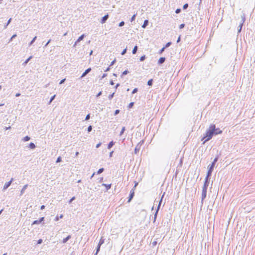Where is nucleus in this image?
I'll return each mask as SVG.
<instances>
[{
  "instance_id": "f257e3e1",
  "label": "nucleus",
  "mask_w": 255,
  "mask_h": 255,
  "mask_svg": "<svg viewBox=\"0 0 255 255\" xmlns=\"http://www.w3.org/2000/svg\"><path fill=\"white\" fill-rule=\"evenodd\" d=\"M215 130V125L212 124L208 128V129H207L206 133L205 135L203 136V137L202 138L201 140H204L203 143H205L206 141H209L210 140L213 135H216L214 131Z\"/></svg>"
},
{
  "instance_id": "f03ea898",
  "label": "nucleus",
  "mask_w": 255,
  "mask_h": 255,
  "mask_svg": "<svg viewBox=\"0 0 255 255\" xmlns=\"http://www.w3.org/2000/svg\"><path fill=\"white\" fill-rule=\"evenodd\" d=\"M218 160V157H216L214 159V160L212 162L211 165L209 166V167H208V170L207 174L208 176H211V174H212V173L213 172L214 167V166L215 165L216 163L217 162Z\"/></svg>"
},
{
  "instance_id": "7ed1b4c3",
  "label": "nucleus",
  "mask_w": 255,
  "mask_h": 255,
  "mask_svg": "<svg viewBox=\"0 0 255 255\" xmlns=\"http://www.w3.org/2000/svg\"><path fill=\"white\" fill-rule=\"evenodd\" d=\"M210 178V176H208V175H207V176L205 178V179L204 183V185H203V188L207 189V188L209 186V184Z\"/></svg>"
},
{
  "instance_id": "20e7f679",
  "label": "nucleus",
  "mask_w": 255,
  "mask_h": 255,
  "mask_svg": "<svg viewBox=\"0 0 255 255\" xmlns=\"http://www.w3.org/2000/svg\"><path fill=\"white\" fill-rule=\"evenodd\" d=\"M207 190V189H206V188H202V196H201L202 201H203L205 199V198L206 197Z\"/></svg>"
},
{
  "instance_id": "39448f33",
  "label": "nucleus",
  "mask_w": 255,
  "mask_h": 255,
  "mask_svg": "<svg viewBox=\"0 0 255 255\" xmlns=\"http://www.w3.org/2000/svg\"><path fill=\"white\" fill-rule=\"evenodd\" d=\"M13 179L11 178V180L7 182H6L5 183V184L4 185V186H3V190H5L7 188H8L10 186V185H11V184L12 182L13 181Z\"/></svg>"
},
{
  "instance_id": "423d86ee",
  "label": "nucleus",
  "mask_w": 255,
  "mask_h": 255,
  "mask_svg": "<svg viewBox=\"0 0 255 255\" xmlns=\"http://www.w3.org/2000/svg\"><path fill=\"white\" fill-rule=\"evenodd\" d=\"M134 195V189H132L130 191V194H129V195L128 197V202H130V201L132 199Z\"/></svg>"
},
{
  "instance_id": "0eeeda50",
  "label": "nucleus",
  "mask_w": 255,
  "mask_h": 255,
  "mask_svg": "<svg viewBox=\"0 0 255 255\" xmlns=\"http://www.w3.org/2000/svg\"><path fill=\"white\" fill-rule=\"evenodd\" d=\"M91 71V68H89L88 69H87L83 73V74H82L81 76V78H82L83 77H84L85 76H86V75L89 73L90 71Z\"/></svg>"
},
{
  "instance_id": "6e6552de",
  "label": "nucleus",
  "mask_w": 255,
  "mask_h": 255,
  "mask_svg": "<svg viewBox=\"0 0 255 255\" xmlns=\"http://www.w3.org/2000/svg\"><path fill=\"white\" fill-rule=\"evenodd\" d=\"M85 37V35L84 34H82L78 38V39L76 40V41L75 42V44L74 45V46H75L77 43L80 42V41L82 40L83 39V38H84Z\"/></svg>"
},
{
  "instance_id": "1a4fd4ad",
  "label": "nucleus",
  "mask_w": 255,
  "mask_h": 255,
  "mask_svg": "<svg viewBox=\"0 0 255 255\" xmlns=\"http://www.w3.org/2000/svg\"><path fill=\"white\" fill-rule=\"evenodd\" d=\"M165 194V193L164 192L163 195H162V196L161 197V199H160V200L159 201V204L158 205L157 208L156 209V211H159V209H160V206H161V202L162 201V199H163V198L164 197V196Z\"/></svg>"
},
{
  "instance_id": "9d476101",
  "label": "nucleus",
  "mask_w": 255,
  "mask_h": 255,
  "mask_svg": "<svg viewBox=\"0 0 255 255\" xmlns=\"http://www.w3.org/2000/svg\"><path fill=\"white\" fill-rule=\"evenodd\" d=\"M215 135H217L219 134H221L222 133V130H221L219 128H216V126L215 125V130H214Z\"/></svg>"
},
{
  "instance_id": "9b49d317",
  "label": "nucleus",
  "mask_w": 255,
  "mask_h": 255,
  "mask_svg": "<svg viewBox=\"0 0 255 255\" xmlns=\"http://www.w3.org/2000/svg\"><path fill=\"white\" fill-rule=\"evenodd\" d=\"M108 18H109V15L108 14L105 15V16H104L102 17L101 22L102 23H104L106 21V20L108 19Z\"/></svg>"
},
{
  "instance_id": "f8f14e48",
  "label": "nucleus",
  "mask_w": 255,
  "mask_h": 255,
  "mask_svg": "<svg viewBox=\"0 0 255 255\" xmlns=\"http://www.w3.org/2000/svg\"><path fill=\"white\" fill-rule=\"evenodd\" d=\"M245 17H242V21H243V22L242 23H241L239 26V28H238V32H240L241 30H242V26H243V23L245 21Z\"/></svg>"
},
{
  "instance_id": "ddd939ff",
  "label": "nucleus",
  "mask_w": 255,
  "mask_h": 255,
  "mask_svg": "<svg viewBox=\"0 0 255 255\" xmlns=\"http://www.w3.org/2000/svg\"><path fill=\"white\" fill-rule=\"evenodd\" d=\"M165 61V57H160L158 61V64H161L163 63Z\"/></svg>"
},
{
  "instance_id": "4468645a",
  "label": "nucleus",
  "mask_w": 255,
  "mask_h": 255,
  "mask_svg": "<svg viewBox=\"0 0 255 255\" xmlns=\"http://www.w3.org/2000/svg\"><path fill=\"white\" fill-rule=\"evenodd\" d=\"M27 186H28V185L26 184L23 187V188H22V189L20 191V195H22L24 193V192L25 190H26V189L27 188Z\"/></svg>"
},
{
  "instance_id": "2eb2a0df",
  "label": "nucleus",
  "mask_w": 255,
  "mask_h": 255,
  "mask_svg": "<svg viewBox=\"0 0 255 255\" xmlns=\"http://www.w3.org/2000/svg\"><path fill=\"white\" fill-rule=\"evenodd\" d=\"M71 238V236L70 235L68 236L66 238H64L63 241L62 243L65 244L66 243L69 239H70Z\"/></svg>"
},
{
  "instance_id": "dca6fc26",
  "label": "nucleus",
  "mask_w": 255,
  "mask_h": 255,
  "mask_svg": "<svg viewBox=\"0 0 255 255\" xmlns=\"http://www.w3.org/2000/svg\"><path fill=\"white\" fill-rule=\"evenodd\" d=\"M102 186H105L106 188L107 191H108L109 189H110L111 188L112 184H102Z\"/></svg>"
},
{
  "instance_id": "f3484780",
  "label": "nucleus",
  "mask_w": 255,
  "mask_h": 255,
  "mask_svg": "<svg viewBox=\"0 0 255 255\" xmlns=\"http://www.w3.org/2000/svg\"><path fill=\"white\" fill-rule=\"evenodd\" d=\"M148 24V20L146 19L144 21L143 24L142 25V27L145 28Z\"/></svg>"
},
{
  "instance_id": "a211bd4d",
  "label": "nucleus",
  "mask_w": 255,
  "mask_h": 255,
  "mask_svg": "<svg viewBox=\"0 0 255 255\" xmlns=\"http://www.w3.org/2000/svg\"><path fill=\"white\" fill-rule=\"evenodd\" d=\"M28 147L30 148V149H33L35 148L36 146L35 145V144L33 142H30L29 144V146Z\"/></svg>"
},
{
  "instance_id": "6ab92c4d",
  "label": "nucleus",
  "mask_w": 255,
  "mask_h": 255,
  "mask_svg": "<svg viewBox=\"0 0 255 255\" xmlns=\"http://www.w3.org/2000/svg\"><path fill=\"white\" fill-rule=\"evenodd\" d=\"M137 49H138V47H137V45H135L133 47V48L132 49V53L133 54H135L136 53Z\"/></svg>"
},
{
  "instance_id": "aec40b11",
  "label": "nucleus",
  "mask_w": 255,
  "mask_h": 255,
  "mask_svg": "<svg viewBox=\"0 0 255 255\" xmlns=\"http://www.w3.org/2000/svg\"><path fill=\"white\" fill-rule=\"evenodd\" d=\"M114 142L113 141H112L109 142V143L108 145V148L109 149L112 148V147L114 145Z\"/></svg>"
},
{
  "instance_id": "412c9836",
  "label": "nucleus",
  "mask_w": 255,
  "mask_h": 255,
  "mask_svg": "<svg viewBox=\"0 0 255 255\" xmlns=\"http://www.w3.org/2000/svg\"><path fill=\"white\" fill-rule=\"evenodd\" d=\"M30 139V137L27 135L23 137V138L22 139V140L23 141H27L29 140Z\"/></svg>"
},
{
  "instance_id": "4be33fe9",
  "label": "nucleus",
  "mask_w": 255,
  "mask_h": 255,
  "mask_svg": "<svg viewBox=\"0 0 255 255\" xmlns=\"http://www.w3.org/2000/svg\"><path fill=\"white\" fill-rule=\"evenodd\" d=\"M11 21V18H10L8 20L7 22H6V23L4 25V29L6 28L7 26H8V25L10 23Z\"/></svg>"
},
{
  "instance_id": "5701e85b",
  "label": "nucleus",
  "mask_w": 255,
  "mask_h": 255,
  "mask_svg": "<svg viewBox=\"0 0 255 255\" xmlns=\"http://www.w3.org/2000/svg\"><path fill=\"white\" fill-rule=\"evenodd\" d=\"M32 58V56H30L29 58H28L24 62V63H23V65H25Z\"/></svg>"
},
{
  "instance_id": "b1692460",
  "label": "nucleus",
  "mask_w": 255,
  "mask_h": 255,
  "mask_svg": "<svg viewBox=\"0 0 255 255\" xmlns=\"http://www.w3.org/2000/svg\"><path fill=\"white\" fill-rule=\"evenodd\" d=\"M101 246H100L99 245H98L97 249H96V252L95 255H97L98 253L100 251Z\"/></svg>"
},
{
  "instance_id": "393cba45",
  "label": "nucleus",
  "mask_w": 255,
  "mask_h": 255,
  "mask_svg": "<svg viewBox=\"0 0 255 255\" xmlns=\"http://www.w3.org/2000/svg\"><path fill=\"white\" fill-rule=\"evenodd\" d=\"M37 38V37L36 36H35L33 39L32 40L30 41V42L29 43V46H31L34 42V41H35V40Z\"/></svg>"
},
{
  "instance_id": "a878e982",
  "label": "nucleus",
  "mask_w": 255,
  "mask_h": 255,
  "mask_svg": "<svg viewBox=\"0 0 255 255\" xmlns=\"http://www.w3.org/2000/svg\"><path fill=\"white\" fill-rule=\"evenodd\" d=\"M55 96H56V95H54L51 97L50 101L49 102V103H48L49 105H50L51 104V103L54 100Z\"/></svg>"
},
{
  "instance_id": "bb28decb",
  "label": "nucleus",
  "mask_w": 255,
  "mask_h": 255,
  "mask_svg": "<svg viewBox=\"0 0 255 255\" xmlns=\"http://www.w3.org/2000/svg\"><path fill=\"white\" fill-rule=\"evenodd\" d=\"M158 213V211L156 210V212L154 215V219H153V222H155L157 218V214Z\"/></svg>"
},
{
  "instance_id": "cd10ccee",
  "label": "nucleus",
  "mask_w": 255,
  "mask_h": 255,
  "mask_svg": "<svg viewBox=\"0 0 255 255\" xmlns=\"http://www.w3.org/2000/svg\"><path fill=\"white\" fill-rule=\"evenodd\" d=\"M152 84H153V80L152 79L149 80L147 82V85L148 86H152Z\"/></svg>"
},
{
  "instance_id": "c85d7f7f",
  "label": "nucleus",
  "mask_w": 255,
  "mask_h": 255,
  "mask_svg": "<svg viewBox=\"0 0 255 255\" xmlns=\"http://www.w3.org/2000/svg\"><path fill=\"white\" fill-rule=\"evenodd\" d=\"M139 149H140V148H139V147H138V145L136 146L134 149V153L135 154H137L139 152Z\"/></svg>"
},
{
  "instance_id": "c756f323",
  "label": "nucleus",
  "mask_w": 255,
  "mask_h": 255,
  "mask_svg": "<svg viewBox=\"0 0 255 255\" xmlns=\"http://www.w3.org/2000/svg\"><path fill=\"white\" fill-rule=\"evenodd\" d=\"M104 170V169L103 168H100L99 170L97 172V174H99L102 173Z\"/></svg>"
},
{
  "instance_id": "7c9ffc66",
  "label": "nucleus",
  "mask_w": 255,
  "mask_h": 255,
  "mask_svg": "<svg viewBox=\"0 0 255 255\" xmlns=\"http://www.w3.org/2000/svg\"><path fill=\"white\" fill-rule=\"evenodd\" d=\"M104 243V240L103 239V238H102L100 241H99V243L98 244V245H99L100 246H101L102 244H103Z\"/></svg>"
},
{
  "instance_id": "2f4dec72",
  "label": "nucleus",
  "mask_w": 255,
  "mask_h": 255,
  "mask_svg": "<svg viewBox=\"0 0 255 255\" xmlns=\"http://www.w3.org/2000/svg\"><path fill=\"white\" fill-rule=\"evenodd\" d=\"M125 129H126L125 127H123V128L120 132V135H122L124 133V132L125 131Z\"/></svg>"
},
{
  "instance_id": "473e14b6",
  "label": "nucleus",
  "mask_w": 255,
  "mask_h": 255,
  "mask_svg": "<svg viewBox=\"0 0 255 255\" xmlns=\"http://www.w3.org/2000/svg\"><path fill=\"white\" fill-rule=\"evenodd\" d=\"M63 215H61L59 217L57 216V217L55 218V221H58V220H59V219L60 218V219L62 218H63Z\"/></svg>"
},
{
  "instance_id": "72a5a7b5",
  "label": "nucleus",
  "mask_w": 255,
  "mask_h": 255,
  "mask_svg": "<svg viewBox=\"0 0 255 255\" xmlns=\"http://www.w3.org/2000/svg\"><path fill=\"white\" fill-rule=\"evenodd\" d=\"M114 95H115V92H114L113 93H112V94L110 95L109 96H108V99L109 100H111L114 96Z\"/></svg>"
},
{
  "instance_id": "f704fd0d",
  "label": "nucleus",
  "mask_w": 255,
  "mask_h": 255,
  "mask_svg": "<svg viewBox=\"0 0 255 255\" xmlns=\"http://www.w3.org/2000/svg\"><path fill=\"white\" fill-rule=\"evenodd\" d=\"M136 14H133L132 15V16L131 17V19H130V21L132 22L133 21H134L135 20V17H136Z\"/></svg>"
},
{
  "instance_id": "c9c22d12",
  "label": "nucleus",
  "mask_w": 255,
  "mask_h": 255,
  "mask_svg": "<svg viewBox=\"0 0 255 255\" xmlns=\"http://www.w3.org/2000/svg\"><path fill=\"white\" fill-rule=\"evenodd\" d=\"M133 105H134V103H133V102H131V103H130L129 104L128 106V108L129 109L133 107Z\"/></svg>"
},
{
  "instance_id": "e433bc0d",
  "label": "nucleus",
  "mask_w": 255,
  "mask_h": 255,
  "mask_svg": "<svg viewBox=\"0 0 255 255\" xmlns=\"http://www.w3.org/2000/svg\"><path fill=\"white\" fill-rule=\"evenodd\" d=\"M92 129V126H89L88 127V128H87V131L88 132H90L91 131Z\"/></svg>"
},
{
  "instance_id": "4c0bfd02",
  "label": "nucleus",
  "mask_w": 255,
  "mask_h": 255,
  "mask_svg": "<svg viewBox=\"0 0 255 255\" xmlns=\"http://www.w3.org/2000/svg\"><path fill=\"white\" fill-rule=\"evenodd\" d=\"M128 73H129V71L128 70H125L123 72L122 76H124V75H126L128 74Z\"/></svg>"
},
{
  "instance_id": "58836bf2",
  "label": "nucleus",
  "mask_w": 255,
  "mask_h": 255,
  "mask_svg": "<svg viewBox=\"0 0 255 255\" xmlns=\"http://www.w3.org/2000/svg\"><path fill=\"white\" fill-rule=\"evenodd\" d=\"M171 42H167V43L166 44V45H165V46H164V47H165V48H167V47H169V46L171 45Z\"/></svg>"
},
{
  "instance_id": "ea45409f",
  "label": "nucleus",
  "mask_w": 255,
  "mask_h": 255,
  "mask_svg": "<svg viewBox=\"0 0 255 255\" xmlns=\"http://www.w3.org/2000/svg\"><path fill=\"white\" fill-rule=\"evenodd\" d=\"M165 49V47H162V48L159 50V53L160 54H162V52L164 51Z\"/></svg>"
},
{
  "instance_id": "a19ab883",
  "label": "nucleus",
  "mask_w": 255,
  "mask_h": 255,
  "mask_svg": "<svg viewBox=\"0 0 255 255\" xmlns=\"http://www.w3.org/2000/svg\"><path fill=\"white\" fill-rule=\"evenodd\" d=\"M145 55H143V56L140 57V61H144L145 60Z\"/></svg>"
},
{
  "instance_id": "79ce46f5",
  "label": "nucleus",
  "mask_w": 255,
  "mask_h": 255,
  "mask_svg": "<svg viewBox=\"0 0 255 255\" xmlns=\"http://www.w3.org/2000/svg\"><path fill=\"white\" fill-rule=\"evenodd\" d=\"M151 246L152 247H155L157 245V242L156 241H153L151 243Z\"/></svg>"
},
{
  "instance_id": "37998d69",
  "label": "nucleus",
  "mask_w": 255,
  "mask_h": 255,
  "mask_svg": "<svg viewBox=\"0 0 255 255\" xmlns=\"http://www.w3.org/2000/svg\"><path fill=\"white\" fill-rule=\"evenodd\" d=\"M188 3H185L183 5V9H186L188 8Z\"/></svg>"
},
{
  "instance_id": "c03bdc74",
  "label": "nucleus",
  "mask_w": 255,
  "mask_h": 255,
  "mask_svg": "<svg viewBox=\"0 0 255 255\" xmlns=\"http://www.w3.org/2000/svg\"><path fill=\"white\" fill-rule=\"evenodd\" d=\"M124 24H125V22L122 21L121 22H120V23L119 24V26L120 27H122V26H124Z\"/></svg>"
},
{
  "instance_id": "a18cd8bd",
  "label": "nucleus",
  "mask_w": 255,
  "mask_h": 255,
  "mask_svg": "<svg viewBox=\"0 0 255 255\" xmlns=\"http://www.w3.org/2000/svg\"><path fill=\"white\" fill-rule=\"evenodd\" d=\"M127 48L124 49L123 50V51L122 52L121 54H122V55H125V54L126 53V52H127Z\"/></svg>"
},
{
  "instance_id": "49530a36",
  "label": "nucleus",
  "mask_w": 255,
  "mask_h": 255,
  "mask_svg": "<svg viewBox=\"0 0 255 255\" xmlns=\"http://www.w3.org/2000/svg\"><path fill=\"white\" fill-rule=\"evenodd\" d=\"M40 222L39 221V220H35L33 221L32 224L34 225V224H40Z\"/></svg>"
},
{
  "instance_id": "de8ad7c7",
  "label": "nucleus",
  "mask_w": 255,
  "mask_h": 255,
  "mask_svg": "<svg viewBox=\"0 0 255 255\" xmlns=\"http://www.w3.org/2000/svg\"><path fill=\"white\" fill-rule=\"evenodd\" d=\"M138 91V89L137 88H134L132 91V94H135Z\"/></svg>"
},
{
  "instance_id": "09e8293b",
  "label": "nucleus",
  "mask_w": 255,
  "mask_h": 255,
  "mask_svg": "<svg viewBox=\"0 0 255 255\" xmlns=\"http://www.w3.org/2000/svg\"><path fill=\"white\" fill-rule=\"evenodd\" d=\"M61 161V157L60 156H59L56 160V162L58 163Z\"/></svg>"
},
{
  "instance_id": "8fccbe9b",
  "label": "nucleus",
  "mask_w": 255,
  "mask_h": 255,
  "mask_svg": "<svg viewBox=\"0 0 255 255\" xmlns=\"http://www.w3.org/2000/svg\"><path fill=\"white\" fill-rule=\"evenodd\" d=\"M90 115L88 114L85 118V121L89 120L90 119Z\"/></svg>"
},
{
  "instance_id": "3c124183",
  "label": "nucleus",
  "mask_w": 255,
  "mask_h": 255,
  "mask_svg": "<svg viewBox=\"0 0 255 255\" xmlns=\"http://www.w3.org/2000/svg\"><path fill=\"white\" fill-rule=\"evenodd\" d=\"M181 9L180 8H177L175 10V13L177 14L181 12Z\"/></svg>"
},
{
  "instance_id": "603ef678",
  "label": "nucleus",
  "mask_w": 255,
  "mask_h": 255,
  "mask_svg": "<svg viewBox=\"0 0 255 255\" xmlns=\"http://www.w3.org/2000/svg\"><path fill=\"white\" fill-rule=\"evenodd\" d=\"M51 42V39H49L47 43H46V44L44 45L43 47L44 48H45L47 45L48 44Z\"/></svg>"
},
{
  "instance_id": "864d4df0",
  "label": "nucleus",
  "mask_w": 255,
  "mask_h": 255,
  "mask_svg": "<svg viewBox=\"0 0 255 255\" xmlns=\"http://www.w3.org/2000/svg\"><path fill=\"white\" fill-rule=\"evenodd\" d=\"M16 37V34H13L11 37L10 38L9 41H11L13 38H15Z\"/></svg>"
},
{
  "instance_id": "5fc2aeb1",
  "label": "nucleus",
  "mask_w": 255,
  "mask_h": 255,
  "mask_svg": "<svg viewBox=\"0 0 255 255\" xmlns=\"http://www.w3.org/2000/svg\"><path fill=\"white\" fill-rule=\"evenodd\" d=\"M185 26V24L184 23H182V24H181L180 25H179V28L180 29H182Z\"/></svg>"
},
{
  "instance_id": "6e6d98bb",
  "label": "nucleus",
  "mask_w": 255,
  "mask_h": 255,
  "mask_svg": "<svg viewBox=\"0 0 255 255\" xmlns=\"http://www.w3.org/2000/svg\"><path fill=\"white\" fill-rule=\"evenodd\" d=\"M120 111L119 110H116L115 111V113H114V115L116 116L117 115H118L119 113H120Z\"/></svg>"
},
{
  "instance_id": "4d7b16f0",
  "label": "nucleus",
  "mask_w": 255,
  "mask_h": 255,
  "mask_svg": "<svg viewBox=\"0 0 255 255\" xmlns=\"http://www.w3.org/2000/svg\"><path fill=\"white\" fill-rule=\"evenodd\" d=\"M75 199V197H73L72 198H71V199L69 200V203L70 204L73 200H74Z\"/></svg>"
},
{
  "instance_id": "13d9d810",
  "label": "nucleus",
  "mask_w": 255,
  "mask_h": 255,
  "mask_svg": "<svg viewBox=\"0 0 255 255\" xmlns=\"http://www.w3.org/2000/svg\"><path fill=\"white\" fill-rule=\"evenodd\" d=\"M65 80H66V79H63L61 80L60 81V82H59V84H60V85H61V84H62L63 83H64V82L65 81Z\"/></svg>"
},
{
  "instance_id": "bf43d9fd",
  "label": "nucleus",
  "mask_w": 255,
  "mask_h": 255,
  "mask_svg": "<svg viewBox=\"0 0 255 255\" xmlns=\"http://www.w3.org/2000/svg\"><path fill=\"white\" fill-rule=\"evenodd\" d=\"M43 241L42 239H39L37 241V244H41L42 243Z\"/></svg>"
},
{
  "instance_id": "052dcab7",
  "label": "nucleus",
  "mask_w": 255,
  "mask_h": 255,
  "mask_svg": "<svg viewBox=\"0 0 255 255\" xmlns=\"http://www.w3.org/2000/svg\"><path fill=\"white\" fill-rule=\"evenodd\" d=\"M102 91H100L99 92L98 94L97 95V97H99L100 96H101L102 95Z\"/></svg>"
},
{
  "instance_id": "680f3d73",
  "label": "nucleus",
  "mask_w": 255,
  "mask_h": 255,
  "mask_svg": "<svg viewBox=\"0 0 255 255\" xmlns=\"http://www.w3.org/2000/svg\"><path fill=\"white\" fill-rule=\"evenodd\" d=\"M116 59L114 60L110 64V66H112L113 65H114L115 64V63L116 62Z\"/></svg>"
},
{
  "instance_id": "e2e57ef3",
  "label": "nucleus",
  "mask_w": 255,
  "mask_h": 255,
  "mask_svg": "<svg viewBox=\"0 0 255 255\" xmlns=\"http://www.w3.org/2000/svg\"><path fill=\"white\" fill-rule=\"evenodd\" d=\"M101 145V142H99V143H98L97 145H96V148H99Z\"/></svg>"
},
{
  "instance_id": "0e129e2a",
  "label": "nucleus",
  "mask_w": 255,
  "mask_h": 255,
  "mask_svg": "<svg viewBox=\"0 0 255 255\" xmlns=\"http://www.w3.org/2000/svg\"><path fill=\"white\" fill-rule=\"evenodd\" d=\"M38 220L40 222V223H41L42 221H43L44 220V217H41Z\"/></svg>"
},
{
  "instance_id": "69168bd1",
  "label": "nucleus",
  "mask_w": 255,
  "mask_h": 255,
  "mask_svg": "<svg viewBox=\"0 0 255 255\" xmlns=\"http://www.w3.org/2000/svg\"><path fill=\"white\" fill-rule=\"evenodd\" d=\"M107 76V74H104L103 76H102V79L106 77Z\"/></svg>"
},
{
  "instance_id": "338daca9",
  "label": "nucleus",
  "mask_w": 255,
  "mask_h": 255,
  "mask_svg": "<svg viewBox=\"0 0 255 255\" xmlns=\"http://www.w3.org/2000/svg\"><path fill=\"white\" fill-rule=\"evenodd\" d=\"M119 86H120V84L119 83L117 84L115 86V89H117Z\"/></svg>"
},
{
  "instance_id": "774afa93",
  "label": "nucleus",
  "mask_w": 255,
  "mask_h": 255,
  "mask_svg": "<svg viewBox=\"0 0 255 255\" xmlns=\"http://www.w3.org/2000/svg\"><path fill=\"white\" fill-rule=\"evenodd\" d=\"M44 208H45V206H44V205H42V206L40 207V209H41V210H43Z\"/></svg>"
}]
</instances>
